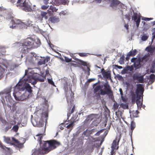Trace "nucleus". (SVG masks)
<instances>
[{"label": "nucleus", "mask_w": 155, "mask_h": 155, "mask_svg": "<svg viewBox=\"0 0 155 155\" xmlns=\"http://www.w3.org/2000/svg\"><path fill=\"white\" fill-rule=\"evenodd\" d=\"M32 155H44L46 154L40 147L38 149H34L32 150Z\"/></svg>", "instance_id": "nucleus-11"}, {"label": "nucleus", "mask_w": 155, "mask_h": 155, "mask_svg": "<svg viewBox=\"0 0 155 155\" xmlns=\"http://www.w3.org/2000/svg\"><path fill=\"white\" fill-rule=\"evenodd\" d=\"M63 129V127H62V128H61V129H62H62Z\"/></svg>", "instance_id": "nucleus-42"}, {"label": "nucleus", "mask_w": 155, "mask_h": 155, "mask_svg": "<svg viewBox=\"0 0 155 155\" xmlns=\"http://www.w3.org/2000/svg\"><path fill=\"white\" fill-rule=\"evenodd\" d=\"M18 107V106H16L15 104H13L11 112L12 113H14L15 112H16Z\"/></svg>", "instance_id": "nucleus-19"}, {"label": "nucleus", "mask_w": 155, "mask_h": 155, "mask_svg": "<svg viewBox=\"0 0 155 155\" xmlns=\"http://www.w3.org/2000/svg\"><path fill=\"white\" fill-rule=\"evenodd\" d=\"M15 118H14V120H15Z\"/></svg>", "instance_id": "nucleus-43"}, {"label": "nucleus", "mask_w": 155, "mask_h": 155, "mask_svg": "<svg viewBox=\"0 0 155 155\" xmlns=\"http://www.w3.org/2000/svg\"><path fill=\"white\" fill-rule=\"evenodd\" d=\"M17 109V110H16L15 112V114H19L21 113L22 109L20 106H18Z\"/></svg>", "instance_id": "nucleus-22"}, {"label": "nucleus", "mask_w": 155, "mask_h": 155, "mask_svg": "<svg viewBox=\"0 0 155 155\" xmlns=\"http://www.w3.org/2000/svg\"><path fill=\"white\" fill-rule=\"evenodd\" d=\"M9 123H10L12 126L16 124V122L15 120H10L9 122Z\"/></svg>", "instance_id": "nucleus-31"}, {"label": "nucleus", "mask_w": 155, "mask_h": 155, "mask_svg": "<svg viewBox=\"0 0 155 155\" xmlns=\"http://www.w3.org/2000/svg\"><path fill=\"white\" fill-rule=\"evenodd\" d=\"M61 145L60 142L55 140L43 141L41 145V148L46 154L49 153Z\"/></svg>", "instance_id": "nucleus-2"}, {"label": "nucleus", "mask_w": 155, "mask_h": 155, "mask_svg": "<svg viewBox=\"0 0 155 155\" xmlns=\"http://www.w3.org/2000/svg\"><path fill=\"white\" fill-rule=\"evenodd\" d=\"M23 56L22 55H21V57H22Z\"/></svg>", "instance_id": "nucleus-45"}, {"label": "nucleus", "mask_w": 155, "mask_h": 155, "mask_svg": "<svg viewBox=\"0 0 155 155\" xmlns=\"http://www.w3.org/2000/svg\"><path fill=\"white\" fill-rule=\"evenodd\" d=\"M48 83L49 84L53 85V86L55 87V86L54 84V82L52 80V79H48Z\"/></svg>", "instance_id": "nucleus-25"}, {"label": "nucleus", "mask_w": 155, "mask_h": 155, "mask_svg": "<svg viewBox=\"0 0 155 155\" xmlns=\"http://www.w3.org/2000/svg\"><path fill=\"white\" fill-rule=\"evenodd\" d=\"M8 106L9 107L10 109H11V106L10 105H8Z\"/></svg>", "instance_id": "nucleus-39"}, {"label": "nucleus", "mask_w": 155, "mask_h": 155, "mask_svg": "<svg viewBox=\"0 0 155 155\" xmlns=\"http://www.w3.org/2000/svg\"><path fill=\"white\" fill-rule=\"evenodd\" d=\"M67 100L68 103V104H70L71 105V104H73V98L71 96H70L69 97L67 96Z\"/></svg>", "instance_id": "nucleus-17"}, {"label": "nucleus", "mask_w": 155, "mask_h": 155, "mask_svg": "<svg viewBox=\"0 0 155 155\" xmlns=\"http://www.w3.org/2000/svg\"><path fill=\"white\" fill-rule=\"evenodd\" d=\"M65 61L67 62H69L71 61V59H70L67 57H65Z\"/></svg>", "instance_id": "nucleus-30"}, {"label": "nucleus", "mask_w": 155, "mask_h": 155, "mask_svg": "<svg viewBox=\"0 0 155 155\" xmlns=\"http://www.w3.org/2000/svg\"><path fill=\"white\" fill-rule=\"evenodd\" d=\"M14 89L13 95L16 100L23 101L28 98L29 96V94L25 92L22 94H21V92L22 91H15V87Z\"/></svg>", "instance_id": "nucleus-7"}, {"label": "nucleus", "mask_w": 155, "mask_h": 155, "mask_svg": "<svg viewBox=\"0 0 155 155\" xmlns=\"http://www.w3.org/2000/svg\"><path fill=\"white\" fill-rule=\"evenodd\" d=\"M49 60V58L48 57L46 58H43L40 60L38 62V64L40 65L45 64L46 63H47Z\"/></svg>", "instance_id": "nucleus-12"}, {"label": "nucleus", "mask_w": 155, "mask_h": 155, "mask_svg": "<svg viewBox=\"0 0 155 155\" xmlns=\"http://www.w3.org/2000/svg\"><path fill=\"white\" fill-rule=\"evenodd\" d=\"M22 78L20 80L19 82L15 86V91H24L25 89H26L30 94L31 93L32 91V87L28 83H25L24 85L23 84V83L26 81H22Z\"/></svg>", "instance_id": "nucleus-4"}, {"label": "nucleus", "mask_w": 155, "mask_h": 155, "mask_svg": "<svg viewBox=\"0 0 155 155\" xmlns=\"http://www.w3.org/2000/svg\"><path fill=\"white\" fill-rule=\"evenodd\" d=\"M2 8L0 6V11H2Z\"/></svg>", "instance_id": "nucleus-40"}, {"label": "nucleus", "mask_w": 155, "mask_h": 155, "mask_svg": "<svg viewBox=\"0 0 155 155\" xmlns=\"http://www.w3.org/2000/svg\"><path fill=\"white\" fill-rule=\"evenodd\" d=\"M8 1L11 2L12 3H14L15 2V0H8Z\"/></svg>", "instance_id": "nucleus-35"}, {"label": "nucleus", "mask_w": 155, "mask_h": 155, "mask_svg": "<svg viewBox=\"0 0 155 155\" xmlns=\"http://www.w3.org/2000/svg\"><path fill=\"white\" fill-rule=\"evenodd\" d=\"M6 124L7 125V126L5 128V130L6 131H7L9 129L11 128L12 125L8 122Z\"/></svg>", "instance_id": "nucleus-20"}, {"label": "nucleus", "mask_w": 155, "mask_h": 155, "mask_svg": "<svg viewBox=\"0 0 155 155\" xmlns=\"http://www.w3.org/2000/svg\"><path fill=\"white\" fill-rule=\"evenodd\" d=\"M23 0H18L17 2V7H20V6H19L18 5L20 4L21 3H23Z\"/></svg>", "instance_id": "nucleus-27"}, {"label": "nucleus", "mask_w": 155, "mask_h": 155, "mask_svg": "<svg viewBox=\"0 0 155 155\" xmlns=\"http://www.w3.org/2000/svg\"><path fill=\"white\" fill-rule=\"evenodd\" d=\"M48 13L49 14H51V11H49V10H48L47 11Z\"/></svg>", "instance_id": "nucleus-38"}, {"label": "nucleus", "mask_w": 155, "mask_h": 155, "mask_svg": "<svg viewBox=\"0 0 155 155\" xmlns=\"http://www.w3.org/2000/svg\"><path fill=\"white\" fill-rule=\"evenodd\" d=\"M21 23L22 22L20 20L15 18H12L11 19L10 22V24L12 25L10 26V28H14L17 25H20Z\"/></svg>", "instance_id": "nucleus-10"}, {"label": "nucleus", "mask_w": 155, "mask_h": 155, "mask_svg": "<svg viewBox=\"0 0 155 155\" xmlns=\"http://www.w3.org/2000/svg\"><path fill=\"white\" fill-rule=\"evenodd\" d=\"M0 119L2 123L5 124H6L8 122L5 120H4L2 119V117H0Z\"/></svg>", "instance_id": "nucleus-28"}, {"label": "nucleus", "mask_w": 155, "mask_h": 155, "mask_svg": "<svg viewBox=\"0 0 155 155\" xmlns=\"http://www.w3.org/2000/svg\"><path fill=\"white\" fill-rule=\"evenodd\" d=\"M72 140L73 141H75V137H73V138L72 139Z\"/></svg>", "instance_id": "nucleus-36"}, {"label": "nucleus", "mask_w": 155, "mask_h": 155, "mask_svg": "<svg viewBox=\"0 0 155 155\" xmlns=\"http://www.w3.org/2000/svg\"><path fill=\"white\" fill-rule=\"evenodd\" d=\"M49 5H43L41 7V8L43 10H46L49 7Z\"/></svg>", "instance_id": "nucleus-29"}, {"label": "nucleus", "mask_w": 155, "mask_h": 155, "mask_svg": "<svg viewBox=\"0 0 155 155\" xmlns=\"http://www.w3.org/2000/svg\"><path fill=\"white\" fill-rule=\"evenodd\" d=\"M48 117H31V121L34 126L41 127L47 122Z\"/></svg>", "instance_id": "nucleus-5"}, {"label": "nucleus", "mask_w": 155, "mask_h": 155, "mask_svg": "<svg viewBox=\"0 0 155 155\" xmlns=\"http://www.w3.org/2000/svg\"><path fill=\"white\" fill-rule=\"evenodd\" d=\"M23 43L31 49L37 48L41 44L40 41L38 38L34 39L31 38H28L24 40Z\"/></svg>", "instance_id": "nucleus-3"}, {"label": "nucleus", "mask_w": 155, "mask_h": 155, "mask_svg": "<svg viewBox=\"0 0 155 155\" xmlns=\"http://www.w3.org/2000/svg\"><path fill=\"white\" fill-rule=\"evenodd\" d=\"M73 124V123H70L69 125H67V126L66 127L68 129H71V128H72V127Z\"/></svg>", "instance_id": "nucleus-32"}, {"label": "nucleus", "mask_w": 155, "mask_h": 155, "mask_svg": "<svg viewBox=\"0 0 155 155\" xmlns=\"http://www.w3.org/2000/svg\"><path fill=\"white\" fill-rule=\"evenodd\" d=\"M49 21L51 23H54L59 22V18L56 16H52L49 18Z\"/></svg>", "instance_id": "nucleus-15"}, {"label": "nucleus", "mask_w": 155, "mask_h": 155, "mask_svg": "<svg viewBox=\"0 0 155 155\" xmlns=\"http://www.w3.org/2000/svg\"><path fill=\"white\" fill-rule=\"evenodd\" d=\"M0 147H1V148H2L3 149H5V148H6L8 150H9L10 149V148H9L7 147H6L5 146L3 145L0 141Z\"/></svg>", "instance_id": "nucleus-23"}, {"label": "nucleus", "mask_w": 155, "mask_h": 155, "mask_svg": "<svg viewBox=\"0 0 155 155\" xmlns=\"http://www.w3.org/2000/svg\"><path fill=\"white\" fill-rule=\"evenodd\" d=\"M75 109V105H74L73 107H72L71 110L70 111V109H69V110L68 111L67 113V116H70L71 114L73 113Z\"/></svg>", "instance_id": "nucleus-18"}, {"label": "nucleus", "mask_w": 155, "mask_h": 155, "mask_svg": "<svg viewBox=\"0 0 155 155\" xmlns=\"http://www.w3.org/2000/svg\"><path fill=\"white\" fill-rule=\"evenodd\" d=\"M47 13L46 12H41L40 15L38 17V18L39 20H42L44 18L45 19H47L48 17L47 16Z\"/></svg>", "instance_id": "nucleus-13"}, {"label": "nucleus", "mask_w": 155, "mask_h": 155, "mask_svg": "<svg viewBox=\"0 0 155 155\" xmlns=\"http://www.w3.org/2000/svg\"><path fill=\"white\" fill-rule=\"evenodd\" d=\"M55 3L57 5H58L61 4L65 5L68 4V1L67 0H55Z\"/></svg>", "instance_id": "nucleus-14"}, {"label": "nucleus", "mask_w": 155, "mask_h": 155, "mask_svg": "<svg viewBox=\"0 0 155 155\" xmlns=\"http://www.w3.org/2000/svg\"><path fill=\"white\" fill-rule=\"evenodd\" d=\"M28 70H25V74L22 78V81H28L31 83V84L35 85L38 81L43 82L45 79V76L44 75H41L39 74L36 75H29L28 74Z\"/></svg>", "instance_id": "nucleus-1"}, {"label": "nucleus", "mask_w": 155, "mask_h": 155, "mask_svg": "<svg viewBox=\"0 0 155 155\" xmlns=\"http://www.w3.org/2000/svg\"><path fill=\"white\" fill-rule=\"evenodd\" d=\"M4 141L7 143L10 144L12 145H14L19 148L21 149L24 147L23 143H21L17 140L14 137H12V140L9 137H3Z\"/></svg>", "instance_id": "nucleus-6"}, {"label": "nucleus", "mask_w": 155, "mask_h": 155, "mask_svg": "<svg viewBox=\"0 0 155 155\" xmlns=\"http://www.w3.org/2000/svg\"><path fill=\"white\" fill-rule=\"evenodd\" d=\"M43 114L44 115V116H48V112L47 111H45L43 113Z\"/></svg>", "instance_id": "nucleus-33"}, {"label": "nucleus", "mask_w": 155, "mask_h": 155, "mask_svg": "<svg viewBox=\"0 0 155 155\" xmlns=\"http://www.w3.org/2000/svg\"><path fill=\"white\" fill-rule=\"evenodd\" d=\"M18 46H19V50L21 52L24 54H26L28 53L30 50L31 49L28 47L26 45L24 44V43H21L19 44Z\"/></svg>", "instance_id": "nucleus-9"}, {"label": "nucleus", "mask_w": 155, "mask_h": 155, "mask_svg": "<svg viewBox=\"0 0 155 155\" xmlns=\"http://www.w3.org/2000/svg\"><path fill=\"white\" fill-rule=\"evenodd\" d=\"M68 83L67 82H65V83H64V89L66 91L67 90H68Z\"/></svg>", "instance_id": "nucleus-24"}, {"label": "nucleus", "mask_w": 155, "mask_h": 155, "mask_svg": "<svg viewBox=\"0 0 155 155\" xmlns=\"http://www.w3.org/2000/svg\"><path fill=\"white\" fill-rule=\"evenodd\" d=\"M50 75V74L49 73V71H48V70H46V71H45V76H48V75Z\"/></svg>", "instance_id": "nucleus-34"}, {"label": "nucleus", "mask_w": 155, "mask_h": 155, "mask_svg": "<svg viewBox=\"0 0 155 155\" xmlns=\"http://www.w3.org/2000/svg\"><path fill=\"white\" fill-rule=\"evenodd\" d=\"M31 116L32 117L33 115H31Z\"/></svg>", "instance_id": "nucleus-44"}, {"label": "nucleus", "mask_w": 155, "mask_h": 155, "mask_svg": "<svg viewBox=\"0 0 155 155\" xmlns=\"http://www.w3.org/2000/svg\"><path fill=\"white\" fill-rule=\"evenodd\" d=\"M36 137L37 141L39 142L40 145H41L42 143V142L41 141L42 139L43 138L42 134H41L37 135L36 136Z\"/></svg>", "instance_id": "nucleus-16"}, {"label": "nucleus", "mask_w": 155, "mask_h": 155, "mask_svg": "<svg viewBox=\"0 0 155 155\" xmlns=\"http://www.w3.org/2000/svg\"><path fill=\"white\" fill-rule=\"evenodd\" d=\"M49 9L51 11V12H56L58 10V9L56 8L55 7H54L53 5H51L50 6Z\"/></svg>", "instance_id": "nucleus-21"}, {"label": "nucleus", "mask_w": 155, "mask_h": 155, "mask_svg": "<svg viewBox=\"0 0 155 155\" xmlns=\"http://www.w3.org/2000/svg\"><path fill=\"white\" fill-rule=\"evenodd\" d=\"M61 13H62V14L63 15H64L65 14V13H64V11H62L61 12Z\"/></svg>", "instance_id": "nucleus-37"}, {"label": "nucleus", "mask_w": 155, "mask_h": 155, "mask_svg": "<svg viewBox=\"0 0 155 155\" xmlns=\"http://www.w3.org/2000/svg\"><path fill=\"white\" fill-rule=\"evenodd\" d=\"M18 127L17 125H15L13 127L12 129L15 132H17L18 130Z\"/></svg>", "instance_id": "nucleus-26"}, {"label": "nucleus", "mask_w": 155, "mask_h": 155, "mask_svg": "<svg viewBox=\"0 0 155 155\" xmlns=\"http://www.w3.org/2000/svg\"><path fill=\"white\" fill-rule=\"evenodd\" d=\"M10 92H8V94H9V93H10Z\"/></svg>", "instance_id": "nucleus-41"}, {"label": "nucleus", "mask_w": 155, "mask_h": 155, "mask_svg": "<svg viewBox=\"0 0 155 155\" xmlns=\"http://www.w3.org/2000/svg\"><path fill=\"white\" fill-rule=\"evenodd\" d=\"M20 7H23L22 9L26 12H30L32 11V4L29 1H25L23 3L18 5Z\"/></svg>", "instance_id": "nucleus-8"}]
</instances>
